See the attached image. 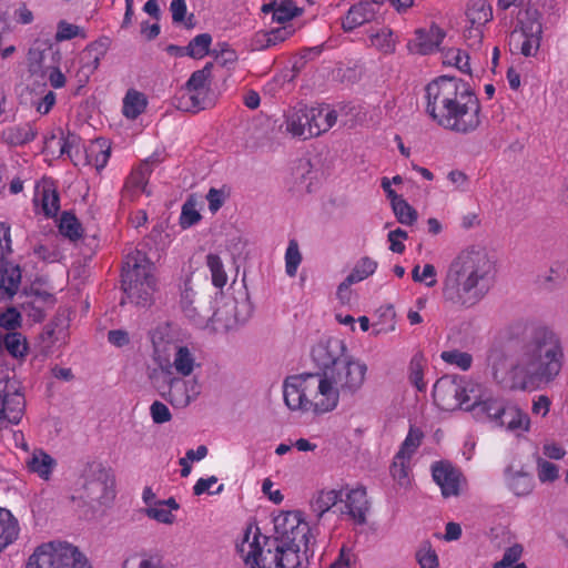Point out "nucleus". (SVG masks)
<instances>
[{
	"mask_svg": "<svg viewBox=\"0 0 568 568\" xmlns=\"http://www.w3.org/2000/svg\"><path fill=\"white\" fill-rule=\"evenodd\" d=\"M497 274L496 262L483 246L469 245L448 264L443 278V301L468 310L478 305L490 292Z\"/></svg>",
	"mask_w": 568,
	"mask_h": 568,
	"instance_id": "obj_1",
	"label": "nucleus"
},
{
	"mask_svg": "<svg viewBox=\"0 0 568 568\" xmlns=\"http://www.w3.org/2000/svg\"><path fill=\"white\" fill-rule=\"evenodd\" d=\"M426 99V112L446 130L468 134L481 123L479 99L455 77L442 75L428 83Z\"/></svg>",
	"mask_w": 568,
	"mask_h": 568,
	"instance_id": "obj_2",
	"label": "nucleus"
},
{
	"mask_svg": "<svg viewBox=\"0 0 568 568\" xmlns=\"http://www.w3.org/2000/svg\"><path fill=\"white\" fill-rule=\"evenodd\" d=\"M564 351L560 338L551 329L539 326L519 342V372L524 373L526 389L535 383L548 384L561 371Z\"/></svg>",
	"mask_w": 568,
	"mask_h": 568,
	"instance_id": "obj_3",
	"label": "nucleus"
},
{
	"mask_svg": "<svg viewBox=\"0 0 568 568\" xmlns=\"http://www.w3.org/2000/svg\"><path fill=\"white\" fill-rule=\"evenodd\" d=\"M283 396L291 410L327 413L337 406V395L325 373H303L286 377Z\"/></svg>",
	"mask_w": 568,
	"mask_h": 568,
	"instance_id": "obj_4",
	"label": "nucleus"
},
{
	"mask_svg": "<svg viewBox=\"0 0 568 568\" xmlns=\"http://www.w3.org/2000/svg\"><path fill=\"white\" fill-rule=\"evenodd\" d=\"M122 287L132 303L139 306L151 305L156 280L153 275V263L144 252L135 250L128 254L122 273Z\"/></svg>",
	"mask_w": 568,
	"mask_h": 568,
	"instance_id": "obj_5",
	"label": "nucleus"
},
{
	"mask_svg": "<svg viewBox=\"0 0 568 568\" xmlns=\"http://www.w3.org/2000/svg\"><path fill=\"white\" fill-rule=\"evenodd\" d=\"M487 367L493 379L504 388L526 390L524 373L519 372V342L509 339L494 344L487 353Z\"/></svg>",
	"mask_w": 568,
	"mask_h": 568,
	"instance_id": "obj_6",
	"label": "nucleus"
},
{
	"mask_svg": "<svg viewBox=\"0 0 568 568\" xmlns=\"http://www.w3.org/2000/svg\"><path fill=\"white\" fill-rule=\"evenodd\" d=\"M283 547L274 538L263 536L258 527H248L236 549L251 568H278V551Z\"/></svg>",
	"mask_w": 568,
	"mask_h": 568,
	"instance_id": "obj_7",
	"label": "nucleus"
},
{
	"mask_svg": "<svg viewBox=\"0 0 568 568\" xmlns=\"http://www.w3.org/2000/svg\"><path fill=\"white\" fill-rule=\"evenodd\" d=\"M26 568H91L77 547L68 542H48L29 557Z\"/></svg>",
	"mask_w": 568,
	"mask_h": 568,
	"instance_id": "obj_8",
	"label": "nucleus"
},
{
	"mask_svg": "<svg viewBox=\"0 0 568 568\" xmlns=\"http://www.w3.org/2000/svg\"><path fill=\"white\" fill-rule=\"evenodd\" d=\"M527 19L520 21L509 37V47L513 53L524 57H535L540 48L542 24L537 10L526 11Z\"/></svg>",
	"mask_w": 568,
	"mask_h": 568,
	"instance_id": "obj_9",
	"label": "nucleus"
},
{
	"mask_svg": "<svg viewBox=\"0 0 568 568\" xmlns=\"http://www.w3.org/2000/svg\"><path fill=\"white\" fill-rule=\"evenodd\" d=\"M115 478L110 468L101 463L89 465L84 474V497L99 505H108L115 497Z\"/></svg>",
	"mask_w": 568,
	"mask_h": 568,
	"instance_id": "obj_10",
	"label": "nucleus"
},
{
	"mask_svg": "<svg viewBox=\"0 0 568 568\" xmlns=\"http://www.w3.org/2000/svg\"><path fill=\"white\" fill-rule=\"evenodd\" d=\"M367 366L364 363L348 356L338 366L325 371V374L338 398L339 394L354 395L358 392L364 384Z\"/></svg>",
	"mask_w": 568,
	"mask_h": 568,
	"instance_id": "obj_11",
	"label": "nucleus"
},
{
	"mask_svg": "<svg viewBox=\"0 0 568 568\" xmlns=\"http://www.w3.org/2000/svg\"><path fill=\"white\" fill-rule=\"evenodd\" d=\"M26 400L16 378L0 375V418L18 424L24 413Z\"/></svg>",
	"mask_w": 568,
	"mask_h": 568,
	"instance_id": "obj_12",
	"label": "nucleus"
},
{
	"mask_svg": "<svg viewBox=\"0 0 568 568\" xmlns=\"http://www.w3.org/2000/svg\"><path fill=\"white\" fill-rule=\"evenodd\" d=\"M11 252L10 226L0 223V290L9 296H13L18 292L21 282L19 265L4 261V256Z\"/></svg>",
	"mask_w": 568,
	"mask_h": 568,
	"instance_id": "obj_13",
	"label": "nucleus"
},
{
	"mask_svg": "<svg viewBox=\"0 0 568 568\" xmlns=\"http://www.w3.org/2000/svg\"><path fill=\"white\" fill-rule=\"evenodd\" d=\"M161 396L176 408L186 407L200 394V385L195 381H185L181 377H173L168 372L164 376V384L160 388Z\"/></svg>",
	"mask_w": 568,
	"mask_h": 568,
	"instance_id": "obj_14",
	"label": "nucleus"
},
{
	"mask_svg": "<svg viewBox=\"0 0 568 568\" xmlns=\"http://www.w3.org/2000/svg\"><path fill=\"white\" fill-rule=\"evenodd\" d=\"M181 307L185 316L197 326H204L213 316L211 302L194 290L191 281L184 283Z\"/></svg>",
	"mask_w": 568,
	"mask_h": 568,
	"instance_id": "obj_15",
	"label": "nucleus"
},
{
	"mask_svg": "<svg viewBox=\"0 0 568 568\" xmlns=\"http://www.w3.org/2000/svg\"><path fill=\"white\" fill-rule=\"evenodd\" d=\"M460 393H463V377L457 375L440 377L433 388L434 400L444 410H454L460 407Z\"/></svg>",
	"mask_w": 568,
	"mask_h": 568,
	"instance_id": "obj_16",
	"label": "nucleus"
},
{
	"mask_svg": "<svg viewBox=\"0 0 568 568\" xmlns=\"http://www.w3.org/2000/svg\"><path fill=\"white\" fill-rule=\"evenodd\" d=\"M312 357L323 369V373H325V371L338 366L348 355L346 354V346L343 341L328 339L313 347Z\"/></svg>",
	"mask_w": 568,
	"mask_h": 568,
	"instance_id": "obj_17",
	"label": "nucleus"
},
{
	"mask_svg": "<svg viewBox=\"0 0 568 568\" xmlns=\"http://www.w3.org/2000/svg\"><path fill=\"white\" fill-rule=\"evenodd\" d=\"M434 481L440 487L444 498L460 495L462 474L448 462H436L432 466Z\"/></svg>",
	"mask_w": 568,
	"mask_h": 568,
	"instance_id": "obj_18",
	"label": "nucleus"
},
{
	"mask_svg": "<svg viewBox=\"0 0 568 568\" xmlns=\"http://www.w3.org/2000/svg\"><path fill=\"white\" fill-rule=\"evenodd\" d=\"M342 501L344 503V506L341 508L342 514L347 515L356 525L366 524L369 501L364 487L351 489Z\"/></svg>",
	"mask_w": 568,
	"mask_h": 568,
	"instance_id": "obj_19",
	"label": "nucleus"
},
{
	"mask_svg": "<svg viewBox=\"0 0 568 568\" xmlns=\"http://www.w3.org/2000/svg\"><path fill=\"white\" fill-rule=\"evenodd\" d=\"M444 38L445 31L437 24H432L429 30H416L415 39L409 43V49L419 54H428L439 47Z\"/></svg>",
	"mask_w": 568,
	"mask_h": 568,
	"instance_id": "obj_20",
	"label": "nucleus"
},
{
	"mask_svg": "<svg viewBox=\"0 0 568 568\" xmlns=\"http://www.w3.org/2000/svg\"><path fill=\"white\" fill-rule=\"evenodd\" d=\"M106 53V47L102 41H97L88 45L80 55V69L78 75L80 81L87 82L98 69L101 59Z\"/></svg>",
	"mask_w": 568,
	"mask_h": 568,
	"instance_id": "obj_21",
	"label": "nucleus"
},
{
	"mask_svg": "<svg viewBox=\"0 0 568 568\" xmlns=\"http://www.w3.org/2000/svg\"><path fill=\"white\" fill-rule=\"evenodd\" d=\"M175 106L184 112H199L207 109L212 101L209 98V92L202 90H194L191 88L183 87L179 95L175 98Z\"/></svg>",
	"mask_w": 568,
	"mask_h": 568,
	"instance_id": "obj_22",
	"label": "nucleus"
},
{
	"mask_svg": "<svg viewBox=\"0 0 568 568\" xmlns=\"http://www.w3.org/2000/svg\"><path fill=\"white\" fill-rule=\"evenodd\" d=\"M285 118V130L287 133L292 134L294 138L303 140L312 138L310 134L311 121L308 120L307 105L301 104L291 109Z\"/></svg>",
	"mask_w": 568,
	"mask_h": 568,
	"instance_id": "obj_23",
	"label": "nucleus"
},
{
	"mask_svg": "<svg viewBox=\"0 0 568 568\" xmlns=\"http://www.w3.org/2000/svg\"><path fill=\"white\" fill-rule=\"evenodd\" d=\"M308 120L311 121L310 134L312 138L328 131L337 120V113L328 105L308 108Z\"/></svg>",
	"mask_w": 568,
	"mask_h": 568,
	"instance_id": "obj_24",
	"label": "nucleus"
},
{
	"mask_svg": "<svg viewBox=\"0 0 568 568\" xmlns=\"http://www.w3.org/2000/svg\"><path fill=\"white\" fill-rule=\"evenodd\" d=\"M26 464L30 473L37 474L43 480H49L57 467V460L42 448H36Z\"/></svg>",
	"mask_w": 568,
	"mask_h": 568,
	"instance_id": "obj_25",
	"label": "nucleus"
},
{
	"mask_svg": "<svg viewBox=\"0 0 568 568\" xmlns=\"http://www.w3.org/2000/svg\"><path fill=\"white\" fill-rule=\"evenodd\" d=\"M498 425L505 426L510 432H528L530 429V417L517 405H509L505 406Z\"/></svg>",
	"mask_w": 568,
	"mask_h": 568,
	"instance_id": "obj_26",
	"label": "nucleus"
},
{
	"mask_svg": "<svg viewBox=\"0 0 568 568\" xmlns=\"http://www.w3.org/2000/svg\"><path fill=\"white\" fill-rule=\"evenodd\" d=\"M375 12L372 4L368 2H359L349 8L345 18L343 19L342 27L345 31H352L355 28L368 22L373 19Z\"/></svg>",
	"mask_w": 568,
	"mask_h": 568,
	"instance_id": "obj_27",
	"label": "nucleus"
},
{
	"mask_svg": "<svg viewBox=\"0 0 568 568\" xmlns=\"http://www.w3.org/2000/svg\"><path fill=\"white\" fill-rule=\"evenodd\" d=\"M292 34L287 27L276 28L271 31H258L251 40L252 50H265L270 47L283 42Z\"/></svg>",
	"mask_w": 568,
	"mask_h": 568,
	"instance_id": "obj_28",
	"label": "nucleus"
},
{
	"mask_svg": "<svg viewBox=\"0 0 568 568\" xmlns=\"http://www.w3.org/2000/svg\"><path fill=\"white\" fill-rule=\"evenodd\" d=\"M293 534H290V538L284 540L281 545L283 547H304V552L306 555H314V535L312 532V528L310 527L308 523L305 520L298 525V527H295L292 531Z\"/></svg>",
	"mask_w": 568,
	"mask_h": 568,
	"instance_id": "obj_29",
	"label": "nucleus"
},
{
	"mask_svg": "<svg viewBox=\"0 0 568 568\" xmlns=\"http://www.w3.org/2000/svg\"><path fill=\"white\" fill-rule=\"evenodd\" d=\"M343 500V491L331 489L321 490L311 500L312 511L320 520L327 511H329L338 501Z\"/></svg>",
	"mask_w": 568,
	"mask_h": 568,
	"instance_id": "obj_30",
	"label": "nucleus"
},
{
	"mask_svg": "<svg viewBox=\"0 0 568 568\" xmlns=\"http://www.w3.org/2000/svg\"><path fill=\"white\" fill-rule=\"evenodd\" d=\"M304 519L300 511H286L278 515L274 520L275 540L282 544L284 540L290 538V534H293V529L298 527Z\"/></svg>",
	"mask_w": 568,
	"mask_h": 568,
	"instance_id": "obj_31",
	"label": "nucleus"
},
{
	"mask_svg": "<svg viewBox=\"0 0 568 568\" xmlns=\"http://www.w3.org/2000/svg\"><path fill=\"white\" fill-rule=\"evenodd\" d=\"M304 552V547H280L278 568H307L308 557Z\"/></svg>",
	"mask_w": 568,
	"mask_h": 568,
	"instance_id": "obj_32",
	"label": "nucleus"
},
{
	"mask_svg": "<svg viewBox=\"0 0 568 568\" xmlns=\"http://www.w3.org/2000/svg\"><path fill=\"white\" fill-rule=\"evenodd\" d=\"M111 148L106 140L97 139L85 150L87 163L95 166L98 171L103 169L110 158Z\"/></svg>",
	"mask_w": 568,
	"mask_h": 568,
	"instance_id": "obj_33",
	"label": "nucleus"
},
{
	"mask_svg": "<svg viewBox=\"0 0 568 568\" xmlns=\"http://www.w3.org/2000/svg\"><path fill=\"white\" fill-rule=\"evenodd\" d=\"M37 131L30 123L14 124L2 131V139L11 145H22L36 138Z\"/></svg>",
	"mask_w": 568,
	"mask_h": 568,
	"instance_id": "obj_34",
	"label": "nucleus"
},
{
	"mask_svg": "<svg viewBox=\"0 0 568 568\" xmlns=\"http://www.w3.org/2000/svg\"><path fill=\"white\" fill-rule=\"evenodd\" d=\"M148 105V100L144 93L134 89H129L123 99V115L128 119L134 120L144 112Z\"/></svg>",
	"mask_w": 568,
	"mask_h": 568,
	"instance_id": "obj_35",
	"label": "nucleus"
},
{
	"mask_svg": "<svg viewBox=\"0 0 568 568\" xmlns=\"http://www.w3.org/2000/svg\"><path fill=\"white\" fill-rule=\"evenodd\" d=\"M467 22L484 27L493 19V9L486 0H470L466 9Z\"/></svg>",
	"mask_w": 568,
	"mask_h": 568,
	"instance_id": "obj_36",
	"label": "nucleus"
},
{
	"mask_svg": "<svg viewBox=\"0 0 568 568\" xmlns=\"http://www.w3.org/2000/svg\"><path fill=\"white\" fill-rule=\"evenodd\" d=\"M18 535V521L8 509L0 508V551L16 540Z\"/></svg>",
	"mask_w": 568,
	"mask_h": 568,
	"instance_id": "obj_37",
	"label": "nucleus"
},
{
	"mask_svg": "<svg viewBox=\"0 0 568 568\" xmlns=\"http://www.w3.org/2000/svg\"><path fill=\"white\" fill-rule=\"evenodd\" d=\"M484 398L483 386L478 383L466 381L463 377V393H460L459 408L473 410L480 405Z\"/></svg>",
	"mask_w": 568,
	"mask_h": 568,
	"instance_id": "obj_38",
	"label": "nucleus"
},
{
	"mask_svg": "<svg viewBox=\"0 0 568 568\" xmlns=\"http://www.w3.org/2000/svg\"><path fill=\"white\" fill-rule=\"evenodd\" d=\"M151 171L152 170L150 168L149 161L143 162L126 179L124 191L126 193H132V196H134V194H136L140 191L150 194L149 192H146V184Z\"/></svg>",
	"mask_w": 568,
	"mask_h": 568,
	"instance_id": "obj_39",
	"label": "nucleus"
},
{
	"mask_svg": "<svg viewBox=\"0 0 568 568\" xmlns=\"http://www.w3.org/2000/svg\"><path fill=\"white\" fill-rule=\"evenodd\" d=\"M2 349H7L13 357H23L28 351V344L21 333L8 332L4 335L1 334Z\"/></svg>",
	"mask_w": 568,
	"mask_h": 568,
	"instance_id": "obj_40",
	"label": "nucleus"
},
{
	"mask_svg": "<svg viewBox=\"0 0 568 568\" xmlns=\"http://www.w3.org/2000/svg\"><path fill=\"white\" fill-rule=\"evenodd\" d=\"M195 357L186 346L176 347L173 367L182 376H190L195 367Z\"/></svg>",
	"mask_w": 568,
	"mask_h": 568,
	"instance_id": "obj_41",
	"label": "nucleus"
},
{
	"mask_svg": "<svg viewBox=\"0 0 568 568\" xmlns=\"http://www.w3.org/2000/svg\"><path fill=\"white\" fill-rule=\"evenodd\" d=\"M377 268V262L368 256L362 257L354 266L352 272L346 276V284L358 283L372 274Z\"/></svg>",
	"mask_w": 568,
	"mask_h": 568,
	"instance_id": "obj_42",
	"label": "nucleus"
},
{
	"mask_svg": "<svg viewBox=\"0 0 568 568\" xmlns=\"http://www.w3.org/2000/svg\"><path fill=\"white\" fill-rule=\"evenodd\" d=\"M59 230L62 235H64L71 241H77L82 236L81 223L71 212L62 213Z\"/></svg>",
	"mask_w": 568,
	"mask_h": 568,
	"instance_id": "obj_43",
	"label": "nucleus"
},
{
	"mask_svg": "<svg viewBox=\"0 0 568 568\" xmlns=\"http://www.w3.org/2000/svg\"><path fill=\"white\" fill-rule=\"evenodd\" d=\"M206 266L211 272L213 285L215 287L222 288L227 282V275L221 257L213 253L207 254Z\"/></svg>",
	"mask_w": 568,
	"mask_h": 568,
	"instance_id": "obj_44",
	"label": "nucleus"
},
{
	"mask_svg": "<svg viewBox=\"0 0 568 568\" xmlns=\"http://www.w3.org/2000/svg\"><path fill=\"white\" fill-rule=\"evenodd\" d=\"M212 37L209 33H201L194 37L186 45V54L194 59H202L210 53Z\"/></svg>",
	"mask_w": 568,
	"mask_h": 568,
	"instance_id": "obj_45",
	"label": "nucleus"
},
{
	"mask_svg": "<svg viewBox=\"0 0 568 568\" xmlns=\"http://www.w3.org/2000/svg\"><path fill=\"white\" fill-rule=\"evenodd\" d=\"M424 434L422 430L415 427H410L405 440L396 454L398 455V458L410 459L412 455L420 446Z\"/></svg>",
	"mask_w": 568,
	"mask_h": 568,
	"instance_id": "obj_46",
	"label": "nucleus"
},
{
	"mask_svg": "<svg viewBox=\"0 0 568 568\" xmlns=\"http://www.w3.org/2000/svg\"><path fill=\"white\" fill-rule=\"evenodd\" d=\"M212 68L213 63L207 62L201 70L194 71L184 87L209 92Z\"/></svg>",
	"mask_w": 568,
	"mask_h": 568,
	"instance_id": "obj_47",
	"label": "nucleus"
},
{
	"mask_svg": "<svg viewBox=\"0 0 568 568\" xmlns=\"http://www.w3.org/2000/svg\"><path fill=\"white\" fill-rule=\"evenodd\" d=\"M397 221L404 225H413L417 221V211L404 199L392 205Z\"/></svg>",
	"mask_w": 568,
	"mask_h": 568,
	"instance_id": "obj_48",
	"label": "nucleus"
},
{
	"mask_svg": "<svg viewBox=\"0 0 568 568\" xmlns=\"http://www.w3.org/2000/svg\"><path fill=\"white\" fill-rule=\"evenodd\" d=\"M201 220V214L196 210V202L191 195L182 205L180 215V225L182 229H189Z\"/></svg>",
	"mask_w": 568,
	"mask_h": 568,
	"instance_id": "obj_49",
	"label": "nucleus"
},
{
	"mask_svg": "<svg viewBox=\"0 0 568 568\" xmlns=\"http://www.w3.org/2000/svg\"><path fill=\"white\" fill-rule=\"evenodd\" d=\"M440 357L447 364L456 365L463 371H468L473 364V356L467 352L458 349L445 351Z\"/></svg>",
	"mask_w": 568,
	"mask_h": 568,
	"instance_id": "obj_50",
	"label": "nucleus"
},
{
	"mask_svg": "<svg viewBox=\"0 0 568 568\" xmlns=\"http://www.w3.org/2000/svg\"><path fill=\"white\" fill-rule=\"evenodd\" d=\"M301 13L302 9L297 8L292 0H283L278 6L275 7L272 20L278 23H284Z\"/></svg>",
	"mask_w": 568,
	"mask_h": 568,
	"instance_id": "obj_51",
	"label": "nucleus"
},
{
	"mask_svg": "<svg viewBox=\"0 0 568 568\" xmlns=\"http://www.w3.org/2000/svg\"><path fill=\"white\" fill-rule=\"evenodd\" d=\"M215 61L225 68L233 67L237 61V53L226 42H220L213 50Z\"/></svg>",
	"mask_w": 568,
	"mask_h": 568,
	"instance_id": "obj_52",
	"label": "nucleus"
},
{
	"mask_svg": "<svg viewBox=\"0 0 568 568\" xmlns=\"http://www.w3.org/2000/svg\"><path fill=\"white\" fill-rule=\"evenodd\" d=\"M41 205L45 216H55L60 209V199L58 192L52 189H43L41 194Z\"/></svg>",
	"mask_w": 568,
	"mask_h": 568,
	"instance_id": "obj_53",
	"label": "nucleus"
},
{
	"mask_svg": "<svg viewBox=\"0 0 568 568\" xmlns=\"http://www.w3.org/2000/svg\"><path fill=\"white\" fill-rule=\"evenodd\" d=\"M416 559L420 568H438V557L429 541L423 542L416 552Z\"/></svg>",
	"mask_w": 568,
	"mask_h": 568,
	"instance_id": "obj_54",
	"label": "nucleus"
},
{
	"mask_svg": "<svg viewBox=\"0 0 568 568\" xmlns=\"http://www.w3.org/2000/svg\"><path fill=\"white\" fill-rule=\"evenodd\" d=\"M408 462H409V459L398 458V455H395L394 462L390 466V474H392L393 478L402 487H407L409 484Z\"/></svg>",
	"mask_w": 568,
	"mask_h": 568,
	"instance_id": "obj_55",
	"label": "nucleus"
},
{
	"mask_svg": "<svg viewBox=\"0 0 568 568\" xmlns=\"http://www.w3.org/2000/svg\"><path fill=\"white\" fill-rule=\"evenodd\" d=\"M423 356L415 355L409 363V381L419 392L426 387L423 381Z\"/></svg>",
	"mask_w": 568,
	"mask_h": 568,
	"instance_id": "obj_56",
	"label": "nucleus"
},
{
	"mask_svg": "<svg viewBox=\"0 0 568 568\" xmlns=\"http://www.w3.org/2000/svg\"><path fill=\"white\" fill-rule=\"evenodd\" d=\"M170 10L172 12V20L174 23L184 22L187 29H192L194 27L193 14H190L185 20L186 14V3L185 0H172Z\"/></svg>",
	"mask_w": 568,
	"mask_h": 568,
	"instance_id": "obj_57",
	"label": "nucleus"
},
{
	"mask_svg": "<svg viewBox=\"0 0 568 568\" xmlns=\"http://www.w3.org/2000/svg\"><path fill=\"white\" fill-rule=\"evenodd\" d=\"M67 327V320L63 316H58L45 326L44 334L51 342L60 341L65 337Z\"/></svg>",
	"mask_w": 568,
	"mask_h": 568,
	"instance_id": "obj_58",
	"label": "nucleus"
},
{
	"mask_svg": "<svg viewBox=\"0 0 568 568\" xmlns=\"http://www.w3.org/2000/svg\"><path fill=\"white\" fill-rule=\"evenodd\" d=\"M464 73L470 74L469 55L460 49H452L446 53V61Z\"/></svg>",
	"mask_w": 568,
	"mask_h": 568,
	"instance_id": "obj_59",
	"label": "nucleus"
},
{
	"mask_svg": "<svg viewBox=\"0 0 568 568\" xmlns=\"http://www.w3.org/2000/svg\"><path fill=\"white\" fill-rule=\"evenodd\" d=\"M301 261L302 256L298 250V245L295 241H291L285 254L286 273L290 276H294L296 274Z\"/></svg>",
	"mask_w": 568,
	"mask_h": 568,
	"instance_id": "obj_60",
	"label": "nucleus"
},
{
	"mask_svg": "<svg viewBox=\"0 0 568 568\" xmlns=\"http://www.w3.org/2000/svg\"><path fill=\"white\" fill-rule=\"evenodd\" d=\"M537 475L541 483L554 481L558 478V467L542 458L537 460Z\"/></svg>",
	"mask_w": 568,
	"mask_h": 568,
	"instance_id": "obj_61",
	"label": "nucleus"
},
{
	"mask_svg": "<svg viewBox=\"0 0 568 568\" xmlns=\"http://www.w3.org/2000/svg\"><path fill=\"white\" fill-rule=\"evenodd\" d=\"M478 407H480V409L486 413L489 418L498 423L500 416L503 415L505 405L498 399L485 397Z\"/></svg>",
	"mask_w": 568,
	"mask_h": 568,
	"instance_id": "obj_62",
	"label": "nucleus"
},
{
	"mask_svg": "<svg viewBox=\"0 0 568 568\" xmlns=\"http://www.w3.org/2000/svg\"><path fill=\"white\" fill-rule=\"evenodd\" d=\"M372 43L381 51L390 53L395 49V41L390 30H383L372 37Z\"/></svg>",
	"mask_w": 568,
	"mask_h": 568,
	"instance_id": "obj_63",
	"label": "nucleus"
},
{
	"mask_svg": "<svg viewBox=\"0 0 568 568\" xmlns=\"http://www.w3.org/2000/svg\"><path fill=\"white\" fill-rule=\"evenodd\" d=\"M484 31L481 26L468 23L464 31L466 44L471 49H478L481 45Z\"/></svg>",
	"mask_w": 568,
	"mask_h": 568,
	"instance_id": "obj_64",
	"label": "nucleus"
}]
</instances>
